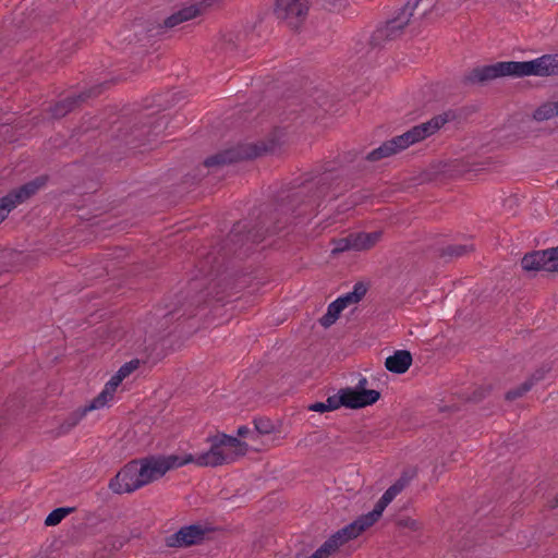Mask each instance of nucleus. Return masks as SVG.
<instances>
[{
  "label": "nucleus",
  "instance_id": "nucleus-11",
  "mask_svg": "<svg viewBox=\"0 0 558 558\" xmlns=\"http://www.w3.org/2000/svg\"><path fill=\"white\" fill-rule=\"evenodd\" d=\"M114 494H130L145 486L137 459L128 462L109 482Z\"/></svg>",
  "mask_w": 558,
  "mask_h": 558
},
{
  "label": "nucleus",
  "instance_id": "nucleus-51",
  "mask_svg": "<svg viewBox=\"0 0 558 558\" xmlns=\"http://www.w3.org/2000/svg\"><path fill=\"white\" fill-rule=\"evenodd\" d=\"M21 5H25V3H22ZM22 11H27V8L23 7Z\"/></svg>",
  "mask_w": 558,
  "mask_h": 558
},
{
  "label": "nucleus",
  "instance_id": "nucleus-31",
  "mask_svg": "<svg viewBox=\"0 0 558 558\" xmlns=\"http://www.w3.org/2000/svg\"><path fill=\"white\" fill-rule=\"evenodd\" d=\"M329 411H333L339 409L340 407H344L349 409V399L347 395V389L342 388L339 390L338 395H333L327 398L326 402Z\"/></svg>",
  "mask_w": 558,
  "mask_h": 558
},
{
  "label": "nucleus",
  "instance_id": "nucleus-12",
  "mask_svg": "<svg viewBox=\"0 0 558 558\" xmlns=\"http://www.w3.org/2000/svg\"><path fill=\"white\" fill-rule=\"evenodd\" d=\"M310 0H276L274 14L290 28L298 29L305 21Z\"/></svg>",
  "mask_w": 558,
  "mask_h": 558
},
{
  "label": "nucleus",
  "instance_id": "nucleus-18",
  "mask_svg": "<svg viewBox=\"0 0 558 558\" xmlns=\"http://www.w3.org/2000/svg\"><path fill=\"white\" fill-rule=\"evenodd\" d=\"M48 178L46 175L36 177L34 180L26 182L20 187L11 191L5 195L10 202L14 203V207L22 204L26 199L35 195L41 187L46 185Z\"/></svg>",
  "mask_w": 558,
  "mask_h": 558
},
{
  "label": "nucleus",
  "instance_id": "nucleus-35",
  "mask_svg": "<svg viewBox=\"0 0 558 558\" xmlns=\"http://www.w3.org/2000/svg\"><path fill=\"white\" fill-rule=\"evenodd\" d=\"M352 250L351 236L350 234L345 238H341L333 241V247L331 250L332 255H337L347 251Z\"/></svg>",
  "mask_w": 558,
  "mask_h": 558
},
{
  "label": "nucleus",
  "instance_id": "nucleus-41",
  "mask_svg": "<svg viewBox=\"0 0 558 558\" xmlns=\"http://www.w3.org/2000/svg\"><path fill=\"white\" fill-rule=\"evenodd\" d=\"M396 523L399 527L409 529L412 531H416L420 526L418 522L411 518H400Z\"/></svg>",
  "mask_w": 558,
  "mask_h": 558
},
{
  "label": "nucleus",
  "instance_id": "nucleus-2",
  "mask_svg": "<svg viewBox=\"0 0 558 558\" xmlns=\"http://www.w3.org/2000/svg\"><path fill=\"white\" fill-rule=\"evenodd\" d=\"M458 117L453 110H448L441 114L432 118L429 121L413 126L402 135L395 136L384 142L379 147L362 155L359 151H348L343 159L349 163H356L360 170L365 169V162H377L384 158L398 154L410 145L425 140L436 133L447 122L456 120Z\"/></svg>",
  "mask_w": 558,
  "mask_h": 558
},
{
  "label": "nucleus",
  "instance_id": "nucleus-42",
  "mask_svg": "<svg viewBox=\"0 0 558 558\" xmlns=\"http://www.w3.org/2000/svg\"><path fill=\"white\" fill-rule=\"evenodd\" d=\"M337 302L340 303L341 307L344 310L347 306H349L351 304H355L359 301L351 292H349V293H345L344 295L338 298Z\"/></svg>",
  "mask_w": 558,
  "mask_h": 558
},
{
  "label": "nucleus",
  "instance_id": "nucleus-21",
  "mask_svg": "<svg viewBox=\"0 0 558 558\" xmlns=\"http://www.w3.org/2000/svg\"><path fill=\"white\" fill-rule=\"evenodd\" d=\"M412 364V354L408 350H398L385 361V367L395 374L405 373Z\"/></svg>",
  "mask_w": 558,
  "mask_h": 558
},
{
  "label": "nucleus",
  "instance_id": "nucleus-43",
  "mask_svg": "<svg viewBox=\"0 0 558 558\" xmlns=\"http://www.w3.org/2000/svg\"><path fill=\"white\" fill-rule=\"evenodd\" d=\"M366 287L362 282H357L354 284L353 291L351 293L356 298V300L360 302L363 296L366 294Z\"/></svg>",
  "mask_w": 558,
  "mask_h": 558
},
{
  "label": "nucleus",
  "instance_id": "nucleus-32",
  "mask_svg": "<svg viewBox=\"0 0 558 558\" xmlns=\"http://www.w3.org/2000/svg\"><path fill=\"white\" fill-rule=\"evenodd\" d=\"M74 511V508H57L52 510L46 518L45 524L47 526H54L59 524L68 514Z\"/></svg>",
  "mask_w": 558,
  "mask_h": 558
},
{
  "label": "nucleus",
  "instance_id": "nucleus-15",
  "mask_svg": "<svg viewBox=\"0 0 558 558\" xmlns=\"http://www.w3.org/2000/svg\"><path fill=\"white\" fill-rule=\"evenodd\" d=\"M521 266L526 271H557L558 246L526 253L521 259Z\"/></svg>",
  "mask_w": 558,
  "mask_h": 558
},
{
  "label": "nucleus",
  "instance_id": "nucleus-29",
  "mask_svg": "<svg viewBox=\"0 0 558 558\" xmlns=\"http://www.w3.org/2000/svg\"><path fill=\"white\" fill-rule=\"evenodd\" d=\"M342 311L343 308L341 307V304L335 300L328 305L327 313L320 317V325L325 328L330 327L337 322Z\"/></svg>",
  "mask_w": 558,
  "mask_h": 558
},
{
  "label": "nucleus",
  "instance_id": "nucleus-7",
  "mask_svg": "<svg viewBox=\"0 0 558 558\" xmlns=\"http://www.w3.org/2000/svg\"><path fill=\"white\" fill-rule=\"evenodd\" d=\"M193 454H149L137 459L145 486L161 478L168 471L191 463Z\"/></svg>",
  "mask_w": 558,
  "mask_h": 558
},
{
  "label": "nucleus",
  "instance_id": "nucleus-8",
  "mask_svg": "<svg viewBox=\"0 0 558 558\" xmlns=\"http://www.w3.org/2000/svg\"><path fill=\"white\" fill-rule=\"evenodd\" d=\"M167 125L168 119L166 116L149 114L141 117L123 138L128 145H144L166 130Z\"/></svg>",
  "mask_w": 558,
  "mask_h": 558
},
{
  "label": "nucleus",
  "instance_id": "nucleus-10",
  "mask_svg": "<svg viewBox=\"0 0 558 558\" xmlns=\"http://www.w3.org/2000/svg\"><path fill=\"white\" fill-rule=\"evenodd\" d=\"M207 441L210 444V448L196 457L193 456L191 463H195L198 466H220L223 464H230L236 461L239 457L245 454V450L231 451L226 450V447L220 444L218 434L209 436Z\"/></svg>",
  "mask_w": 558,
  "mask_h": 558
},
{
  "label": "nucleus",
  "instance_id": "nucleus-24",
  "mask_svg": "<svg viewBox=\"0 0 558 558\" xmlns=\"http://www.w3.org/2000/svg\"><path fill=\"white\" fill-rule=\"evenodd\" d=\"M473 251V244H449L438 250V256L445 259V262H451L453 259L465 256Z\"/></svg>",
  "mask_w": 558,
  "mask_h": 558
},
{
  "label": "nucleus",
  "instance_id": "nucleus-39",
  "mask_svg": "<svg viewBox=\"0 0 558 558\" xmlns=\"http://www.w3.org/2000/svg\"><path fill=\"white\" fill-rule=\"evenodd\" d=\"M14 208V203L5 196L0 198V222H2L8 214Z\"/></svg>",
  "mask_w": 558,
  "mask_h": 558
},
{
  "label": "nucleus",
  "instance_id": "nucleus-34",
  "mask_svg": "<svg viewBox=\"0 0 558 558\" xmlns=\"http://www.w3.org/2000/svg\"><path fill=\"white\" fill-rule=\"evenodd\" d=\"M531 389H532L531 388V383L524 381L519 387L510 389L509 391H507V393L505 395V399L507 401H514V400L523 397Z\"/></svg>",
  "mask_w": 558,
  "mask_h": 558
},
{
  "label": "nucleus",
  "instance_id": "nucleus-22",
  "mask_svg": "<svg viewBox=\"0 0 558 558\" xmlns=\"http://www.w3.org/2000/svg\"><path fill=\"white\" fill-rule=\"evenodd\" d=\"M124 379L118 372L116 375L111 377V379L106 384L104 390L89 402V408H104L109 400L113 398V393L117 387Z\"/></svg>",
  "mask_w": 558,
  "mask_h": 558
},
{
  "label": "nucleus",
  "instance_id": "nucleus-44",
  "mask_svg": "<svg viewBox=\"0 0 558 558\" xmlns=\"http://www.w3.org/2000/svg\"><path fill=\"white\" fill-rule=\"evenodd\" d=\"M238 437H250L251 439H254L255 432L250 429L247 426H240L236 432Z\"/></svg>",
  "mask_w": 558,
  "mask_h": 558
},
{
  "label": "nucleus",
  "instance_id": "nucleus-45",
  "mask_svg": "<svg viewBox=\"0 0 558 558\" xmlns=\"http://www.w3.org/2000/svg\"><path fill=\"white\" fill-rule=\"evenodd\" d=\"M401 492L393 484L383 494V496L391 502L395 497L400 494Z\"/></svg>",
  "mask_w": 558,
  "mask_h": 558
},
{
  "label": "nucleus",
  "instance_id": "nucleus-38",
  "mask_svg": "<svg viewBox=\"0 0 558 558\" xmlns=\"http://www.w3.org/2000/svg\"><path fill=\"white\" fill-rule=\"evenodd\" d=\"M323 8L329 12H340L347 7V0H322Z\"/></svg>",
  "mask_w": 558,
  "mask_h": 558
},
{
  "label": "nucleus",
  "instance_id": "nucleus-40",
  "mask_svg": "<svg viewBox=\"0 0 558 558\" xmlns=\"http://www.w3.org/2000/svg\"><path fill=\"white\" fill-rule=\"evenodd\" d=\"M140 366V360L135 359L130 362L124 363L118 371V373L122 377H128L132 372H134Z\"/></svg>",
  "mask_w": 558,
  "mask_h": 558
},
{
  "label": "nucleus",
  "instance_id": "nucleus-36",
  "mask_svg": "<svg viewBox=\"0 0 558 558\" xmlns=\"http://www.w3.org/2000/svg\"><path fill=\"white\" fill-rule=\"evenodd\" d=\"M490 391H492V385L477 387L476 389H474L472 395L470 397H468V400L472 401V402H480L484 398H486L490 393Z\"/></svg>",
  "mask_w": 558,
  "mask_h": 558
},
{
  "label": "nucleus",
  "instance_id": "nucleus-30",
  "mask_svg": "<svg viewBox=\"0 0 558 558\" xmlns=\"http://www.w3.org/2000/svg\"><path fill=\"white\" fill-rule=\"evenodd\" d=\"M220 444L226 447V450L240 451L247 450V444L240 440L238 437L227 435L225 433H218Z\"/></svg>",
  "mask_w": 558,
  "mask_h": 558
},
{
  "label": "nucleus",
  "instance_id": "nucleus-23",
  "mask_svg": "<svg viewBox=\"0 0 558 558\" xmlns=\"http://www.w3.org/2000/svg\"><path fill=\"white\" fill-rule=\"evenodd\" d=\"M381 231L350 233L352 250L366 251L372 248L381 239Z\"/></svg>",
  "mask_w": 558,
  "mask_h": 558
},
{
  "label": "nucleus",
  "instance_id": "nucleus-19",
  "mask_svg": "<svg viewBox=\"0 0 558 558\" xmlns=\"http://www.w3.org/2000/svg\"><path fill=\"white\" fill-rule=\"evenodd\" d=\"M389 504L390 502L384 496H381L371 512L360 515L356 520L350 523V525H354L355 534L359 536L366 529L374 525L379 520L384 510Z\"/></svg>",
  "mask_w": 558,
  "mask_h": 558
},
{
  "label": "nucleus",
  "instance_id": "nucleus-4",
  "mask_svg": "<svg viewBox=\"0 0 558 558\" xmlns=\"http://www.w3.org/2000/svg\"><path fill=\"white\" fill-rule=\"evenodd\" d=\"M423 0H408L397 9L392 16L379 24L368 39L371 49H383L388 44L401 38L407 28L416 29L429 9L421 8Z\"/></svg>",
  "mask_w": 558,
  "mask_h": 558
},
{
  "label": "nucleus",
  "instance_id": "nucleus-37",
  "mask_svg": "<svg viewBox=\"0 0 558 558\" xmlns=\"http://www.w3.org/2000/svg\"><path fill=\"white\" fill-rule=\"evenodd\" d=\"M549 371L550 367L548 365H543L539 368H537L525 381L531 383L532 388L538 381L543 380Z\"/></svg>",
  "mask_w": 558,
  "mask_h": 558
},
{
  "label": "nucleus",
  "instance_id": "nucleus-5",
  "mask_svg": "<svg viewBox=\"0 0 558 558\" xmlns=\"http://www.w3.org/2000/svg\"><path fill=\"white\" fill-rule=\"evenodd\" d=\"M287 128L288 125L277 128L274 134L267 140H262L256 143H243L220 150L217 154L207 157L204 160V166L206 168H219L233 162L260 157L266 154H274L281 147V138L283 136L282 130Z\"/></svg>",
  "mask_w": 558,
  "mask_h": 558
},
{
  "label": "nucleus",
  "instance_id": "nucleus-20",
  "mask_svg": "<svg viewBox=\"0 0 558 558\" xmlns=\"http://www.w3.org/2000/svg\"><path fill=\"white\" fill-rule=\"evenodd\" d=\"M345 389L349 399V409H362L376 403L380 399V392L378 390H352L350 387Z\"/></svg>",
  "mask_w": 558,
  "mask_h": 558
},
{
  "label": "nucleus",
  "instance_id": "nucleus-47",
  "mask_svg": "<svg viewBox=\"0 0 558 558\" xmlns=\"http://www.w3.org/2000/svg\"><path fill=\"white\" fill-rule=\"evenodd\" d=\"M410 478L411 477L407 476V474H402L401 477L393 485L396 487H398V489L400 492H402L405 488V486L409 484Z\"/></svg>",
  "mask_w": 558,
  "mask_h": 558
},
{
  "label": "nucleus",
  "instance_id": "nucleus-50",
  "mask_svg": "<svg viewBox=\"0 0 558 558\" xmlns=\"http://www.w3.org/2000/svg\"><path fill=\"white\" fill-rule=\"evenodd\" d=\"M550 508H557L558 507V494L555 496V498L550 502Z\"/></svg>",
  "mask_w": 558,
  "mask_h": 558
},
{
  "label": "nucleus",
  "instance_id": "nucleus-48",
  "mask_svg": "<svg viewBox=\"0 0 558 558\" xmlns=\"http://www.w3.org/2000/svg\"><path fill=\"white\" fill-rule=\"evenodd\" d=\"M410 478L411 477L407 476V474H402L401 477L393 485L396 487H398V489L400 492H402L405 488V486L409 484Z\"/></svg>",
  "mask_w": 558,
  "mask_h": 558
},
{
  "label": "nucleus",
  "instance_id": "nucleus-3",
  "mask_svg": "<svg viewBox=\"0 0 558 558\" xmlns=\"http://www.w3.org/2000/svg\"><path fill=\"white\" fill-rule=\"evenodd\" d=\"M554 54H544L531 61H499L473 68L466 72L461 83L464 86L485 85L488 82L506 76L524 77L530 75H558V65Z\"/></svg>",
  "mask_w": 558,
  "mask_h": 558
},
{
  "label": "nucleus",
  "instance_id": "nucleus-46",
  "mask_svg": "<svg viewBox=\"0 0 558 558\" xmlns=\"http://www.w3.org/2000/svg\"><path fill=\"white\" fill-rule=\"evenodd\" d=\"M308 410L310 411H314V412H320V413H324L326 411H329L328 408H327V404L325 402H315V403H312L310 407H308Z\"/></svg>",
  "mask_w": 558,
  "mask_h": 558
},
{
  "label": "nucleus",
  "instance_id": "nucleus-26",
  "mask_svg": "<svg viewBox=\"0 0 558 558\" xmlns=\"http://www.w3.org/2000/svg\"><path fill=\"white\" fill-rule=\"evenodd\" d=\"M98 408H89V403L73 411L60 425V434L69 433L73 427H75L80 421L86 415V413L97 410Z\"/></svg>",
  "mask_w": 558,
  "mask_h": 558
},
{
  "label": "nucleus",
  "instance_id": "nucleus-14",
  "mask_svg": "<svg viewBox=\"0 0 558 558\" xmlns=\"http://www.w3.org/2000/svg\"><path fill=\"white\" fill-rule=\"evenodd\" d=\"M24 5H20L19 10L14 13L13 25L16 28V40L24 38L27 33L33 29L37 31L45 22L50 19L47 10L43 8H33L28 12L22 11Z\"/></svg>",
  "mask_w": 558,
  "mask_h": 558
},
{
  "label": "nucleus",
  "instance_id": "nucleus-9",
  "mask_svg": "<svg viewBox=\"0 0 558 558\" xmlns=\"http://www.w3.org/2000/svg\"><path fill=\"white\" fill-rule=\"evenodd\" d=\"M316 97H306L304 99L295 98L291 102H289L286 111L283 112L284 118L281 122H286L288 120L298 121L304 123L312 119H317L319 117V110L322 109L324 112L327 111L325 106L327 105V98L322 92H316Z\"/></svg>",
  "mask_w": 558,
  "mask_h": 558
},
{
  "label": "nucleus",
  "instance_id": "nucleus-25",
  "mask_svg": "<svg viewBox=\"0 0 558 558\" xmlns=\"http://www.w3.org/2000/svg\"><path fill=\"white\" fill-rule=\"evenodd\" d=\"M245 35L241 33L229 32L221 35L216 44V49L225 53H233L239 48Z\"/></svg>",
  "mask_w": 558,
  "mask_h": 558
},
{
  "label": "nucleus",
  "instance_id": "nucleus-27",
  "mask_svg": "<svg viewBox=\"0 0 558 558\" xmlns=\"http://www.w3.org/2000/svg\"><path fill=\"white\" fill-rule=\"evenodd\" d=\"M98 408H89V403L73 411L60 425V434L69 433L73 427H75L80 421L86 415V413L97 410Z\"/></svg>",
  "mask_w": 558,
  "mask_h": 558
},
{
  "label": "nucleus",
  "instance_id": "nucleus-33",
  "mask_svg": "<svg viewBox=\"0 0 558 558\" xmlns=\"http://www.w3.org/2000/svg\"><path fill=\"white\" fill-rule=\"evenodd\" d=\"M253 423L256 437L258 435H269L275 430L274 423L267 417L255 418Z\"/></svg>",
  "mask_w": 558,
  "mask_h": 558
},
{
  "label": "nucleus",
  "instance_id": "nucleus-6",
  "mask_svg": "<svg viewBox=\"0 0 558 558\" xmlns=\"http://www.w3.org/2000/svg\"><path fill=\"white\" fill-rule=\"evenodd\" d=\"M211 1L213 0H204L199 3L185 7L165 19L162 23L136 20L133 22L130 29L132 35H128L124 40H129V43L132 44L161 36L167 29L173 28L199 15L204 9L210 5Z\"/></svg>",
  "mask_w": 558,
  "mask_h": 558
},
{
  "label": "nucleus",
  "instance_id": "nucleus-13",
  "mask_svg": "<svg viewBox=\"0 0 558 558\" xmlns=\"http://www.w3.org/2000/svg\"><path fill=\"white\" fill-rule=\"evenodd\" d=\"M105 84H99L78 94L69 95L49 107V112L54 119H61L68 113L75 111L86 102L89 98L97 97L101 94Z\"/></svg>",
  "mask_w": 558,
  "mask_h": 558
},
{
  "label": "nucleus",
  "instance_id": "nucleus-1",
  "mask_svg": "<svg viewBox=\"0 0 558 558\" xmlns=\"http://www.w3.org/2000/svg\"><path fill=\"white\" fill-rule=\"evenodd\" d=\"M341 177L336 168H325L319 174L281 191L276 203L262 210L254 223L248 220L235 222L227 238L202 255L198 260L197 274L189 282L187 305L197 307L209 296H217L232 289V275L227 266L229 257L247 256L254 244L262 242L269 234L281 231L291 214L303 216L313 213L329 193L332 194V198H337L341 193L338 191Z\"/></svg>",
  "mask_w": 558,
  "mask_h": 558
},
{
  "label": "nucleus",
  "instance_id": "nucleus-49",
  "mask_svg": "<svg viewBox=\"0 0 558 558\" xmlns=\"http://www.w3.org/2000/svg\"><path fill=\"white\" fill-rule=\"evenodd\" d=\"M367 379L365 377H362L359 379L356 386L352 388V390H367L366 389Z\"/></svg>",
  "mask_w": 558,
  "mask_h": 558
},
{
  "label": "nucleus",
  "instance_id": "nucleus-17",
  "mask_svg": "<svg viewBox=\"0 0 558 558\" xmlns=\"http://www.w3.org/2000/svg\"><path fill=\"white\" fill-rule=\"evenodd\" d=\"M355 537H357V534L354 532V525L348 524L332 534L316 551L322 558H328L341 545Z\"/></svg>",
  "mask_w": 558,
  "mask_h": 558
},
{
  "label": "nucleus",
  "instance_id": "nucleus-28",
  "mask_svg": "<svg viewBox=\"0 0 558 558\" xmlns=\"http://www.w3.org/2000/svg\"><path fill=\"white\" fill-rule=\"evenodd\" d=\"M558 117V101H547L541 105L533 112V119L542 122Z\"/></svg>",
  "mask_w": 558,
  "mask_h": 558
},
{
  "label": "nucleus",
  "instance_id": "nucleus-16",
  "mask_svg": "<svg viewBox=\"0 0 558 558\" xmlns=\"http://www.w3.org/2000/svg\"><path fill=\"white\" fill-rule=\"evenodd\" d=\"M208 532H210V530L201 524L182 526L179 531L166 538V544L168 547L179 548L198 545L205 539Z\"/></svg>",
  "mask_w": 558,
  "mask_h": 558
}]
</instances>
